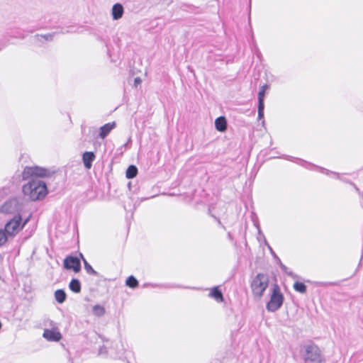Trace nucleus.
<instances>
[{
	"instance_id": "f257e3e1",
	"label": "nucleus",
	"mask_w": 363,
	"mask_h": 363,
	"mask_svg": "<svg viewBox=\"0 0 363 363\" xmlns=\"http://www.w3.org/2000/svg\"><path fill=\"white\" fill-rule=\"evenodd\" d=\"M22 191L23 194L28 196L32 201L42 200L48 193L46 184L39 179L33 178L23 186Z\"/></svg>"
},
{
	"instance_id": "f03ea898",
	"label": "nucleus",
	"mask_w": 363,
	"mask_h": 363,
	"mask_svg": "<svg viewBox=\"0 0 363 363\" xmlns=\"http://www.w3.org/2000/svg\"><path fill=\"white\" fill-rule=\"evenodd\" d=\"M300 354L303 363H325V359L319 347L310 342L301 347Z\"/></svg>"
},
{
	"instance_id": "7ed1b4c3",
	"label": "nucleus",
	"mask_w": 363,
	"mask_h": 363,
	"mask_svg": "<svg viewBox=\"0 0 363 363\" xmlns=\"http://www.w3.org/2000/svg\"><path fill=\"white\" fill-rule=\"evenodd\" d=\"M269 283V276L267 274L258 273L252 280L250 287L253 296L260 298L268 288Z\"/></svg>"
},
{
	"instance_id": "20e7f679",
	"label": "nucleus",
	"mask_w": 363,
	"mask_h": 363,
	"mask_svg": "<svg viewBox=\"0 0 363 363\" xmlns=\"http://www.w3.org/2000/svg\"><path fill=\"white\" fill-rule=\"evenodd\" d=\"M270 291V298L266 304V308L269 312L274 313L281 308L284 301V296L277 283L273 284Z\"/></svg>"
},
{
	"instance_id": "39448f33",
	"label": "nucleus",
	"mask_w": 363,
	"mask_h": 363,
	"mask_svg": "<svg viewBox=\"0 0 363 363\" xmlns=\"http://www.w3.org/2000/svg\"><path fill=\"white\" fill-rule=\"evenodd\" d=\"M55 172H51L50 169L38 166L26 167L22 172V178L23 180L28 179H38L44 177H51Z\"/></svg>"
},
{
	"instance_id": "423d86ee",
	"label": "nucleus",
	"mask_w": 363,
	"mask_h": 363,
	"mask_svg": "<svg viewBox=\"0 0 363 363\" xmlns=\"http://www.w3.org/2000/svg\"><path fill=\"white\" fill-rule=\"evenodd\" d=\"M281 158H284L285 160H289V161H292L294 162H296L297 164H298L299 165L306 168V169H311V170H313V169H319V171L321 172V173H323V174H325L327 175H330V174H334L336 176L337 178H339V174L338 173H336V172H332V171H330L325 168H323V167H318L317 165H315L311 162H308L306 160H303L302 159H300V158H298V157H294L292 156H290V155H283L281 157Z\"/></svg>"
},
{
	"instance_id": "0eeeda50",
	"label": "nucleus",
	"mask_w": 363,
	"mask_h": 363,
	"mask_svg": "<svg viewBox=\"0 0 363 363\" xmlns=\"http://www.w3.org/2000/svg\"><path fill=\"white\" fill-rule=\"evenodd\" d=\"M2 229L5 230L9 237H14L23 229L22 217L20 213L15 215L13 218L7 221L4 228Z\"/></svg>"
},
{
	"instance_id": "6e6552de",
	"label": "nucleus",
	"mask_w": 363,
	"mask_h": 363,
	"mask_svg": "<svg viewBox=\"0 0 363 363\" xmlns=\"http://www.w3.org/2000/svg\"><path fill=\"white\" fill-rule=\"evenodd\" d=\"M23 208V204L18 198H11L5 201L0 208V211L4 213H19Z\"/></svg>"
},
{
	"instance_id": "1a4fd4ad",
	"label": "nucleus",
	"mask_w": 363,
	"mask_h": 363,
	"mask_svg": "<svg viewBox=\"0 0 363 363\" xmlns=\"http://www.w3.org/2000/svg\"><path fill=\"white\" fill-rule=\"evenodd\" d=\"M63 267L67 270H72L75 273H78L82 269L81 261L76 256L67 255L64 259Z\"/></svg>"
},
{
	"instance_id": "9d476101",
	"label": "nucleus",
	"mask_w": 363,
	"mask_h": 363,
	"mask_svg": "<svg viewBox=\"0 0 363 363\" xmlns=\"http://www.w3.org/2000/svg\"><path fill=\"white\" fill-rule=\"evenodd\" d=\"M125 349L121 342H113L109 353L115 359H121L123 357Z\"/></svg>"
},
{
	"instance_id": "9b49d317",
	"label": "nucleus",
	"mask_w": 363,
	"mask_h": 363,
	"mask_svg": "<svg viewBox=\"0 0 363 363\" xmlns=\"http://www.w3.org/2000/svg\"><path fill=\"white\" fill-rule=\"evenodd\" d=\"M43 336L47 340L54 342H57L62 338L61 333L55 329H45Z\"/></svg>"
},
{
	"instance_id": "f8f14e48",
	"label": "nucleus",
	"mask_w": 363,
	"mask_h": 363,
	"mask_svg": "<svg viewBox=\"0 0 363 363\" xmlns=\"http://www.w3.org/2000/svg\"><path fill=\"white\" fill-rule=\"evenodd\" d=\"M96 155L94 152H84L82 155V162L84 167L87 169H89L91 167L92 163L94 161Z\"/></svg>"
},
{
	"instance_id": "ddd939ff",
	"label": "nucleus",
	"mask_w": 363,
	"mask_h": 363,
	"mask_svg": "<svg viewBox=\"0 0 363 363\" xmlns=\"http://www.w3.org/2000/svg\"><path fill=\"white\" fill-rule=\"evenodd\" d=\"M116 126V123L114 121L111 122V123H107L104 124V125H102L99 129V138L101 139H104L105 138H106L108 135V134L111 133V131L113 128H115Z\"/></svg>"
},
{
	"instance_id": "4468645a",
	"label": "nucleus",
	"mask_w": 363,
	"mask_h": 363,
	"mask_svg": "<svg viewBox=\"0 0 363 363\" xmlns=\"http://www.w3.org/2000/svg\"><path fill=\"white\" fill-rule=\"evenodd\" d=\"M215 128L217 131L224 133L228 128V121L225 116H220L215 120Z\"/></svg>"
},
{
	"instance_id": "2eb2a0df",
	"label": "nucleus",
	"mask_w": 363,
	"mask_h": 363,
	"mask_svg": "<svg viewBox=\"0 0 363 363\" xmlns=\"http://www.w3.org/2000/svg\"><path fill=\"white\" fill-rule=\"evenodd\" d=\"M211 298L215 299L218 303L224 301L223 292L218 286H213L208 294Z\"/></svg>"
},
{
	"instance_id": "dca6fc26",
	"label": "nucleus",
	"mask_w": 363,
	"mask_h": 363,
	"mask_svg": "<svg viewBox=\"0 0 363 363\" xmlns=\"http://www.w3.org/2000/svg\"><path fill=\"white\" fill-rule=\"evenodd\" d=\"M138 71H140V70L136 69V71H135V69H130L129 76L127 79L128 83L130 85L133 83V86L136 89L138 88V86L139 84H140V83L142 82V79L139 77H135L133 78V77L138 73Z\"/></svg>"
},
{
	"instance_id": "f3484780",
	"label": "nucleus",
	"mask_w": 363,
	"mask_h": 363,
	"mask_svg": "<svg viewBox=\"0 0 363 363\" xmlns=\"http://www.w3.org/2000/svg\"><path fill=\"white\" fill-rule=\"evenodd\" d=\"M148 286H151L153 288H164V289H172V288H182L180 285H177L174 284H152V283H145L143 284V288H146Z\"/></svg>"
},
{
	"instance_id": "a211bd4d",
	"label": "nucleus",
	"mask_w": 363,
	"mask_h": 363,
	"mask_svg": "<svg viewBox=\"0 0 363 363\" xmlns=\"http://www.w3.org/2000/svg\"><path fill=\"white\" fill-rule=\"evenodd\" d=\"M111 14L113 20H118L123 14V7L121 4H116L112 7Z\"/></svg>"
},
{
	"instance_id": "6ab92c4d",
	"label": "nucleus",
	"mask_w": 363,
	"mask_h": 363,
	"mask_svg": "<svg viewBox=\"0 0 363 363\" xmlns=\"http://www.w3.org/2000/svg\"><path fill=\"white\" fill-rule=\"evenodd\" d=\"M69 289L74 293L78 294L81 292L82 284L78 279L73 278L69 284Z\"/></svg>"
},
{
	"instance_id": "aec40b11",
	"label": "nucleus",
	"mask_w": 363,
	"mask_h": 363,
	"mask_svg": "<svg viewBox=\"0 0 363 363\" xmlns=\"http://www.w3.org/2000/svg\"><path fill=\"white\" fill-rule=\"evenodd\" d=\"M55 298L58 303H63L67 299V294L64 289H57L55 291Z\"/></svg>"
},
{
	"instance_id": "412c9836",
	"label": "nucleus",
	"mask_w": 363,
	"mask_h": 363,
	"mask_svg": "<svg viewBox=\"0 0 363 363\" xmlns=\"http://www.w3.org/2000/svg\"><path fill=\"white\" fill-rule=\"evenodd\" d=\"M138 172V167L134 164H130L128 167L125 172V177L128 179L135 178Z\"/></svg>"
},
{
	"instance_id": "4be33fe9",
	"label": "nucleus",
	"mask_w": 363,
	"mask_h": 363,
	"mask_svg": "<svg viewBox=\"0 0 363 363\" xmlns=\"http://www.w3.org/2000/svg\"><path fill=\"white\" fill-rule=\"evenodd\" d=\"M269 89V86L267 84H263L258 92L257 99L258 103L264 104V98L266 95V91Z\"/></svg>"
},
{
	"instance_id": "5701e85b",
	"label": "nucleus",
	"mask_w": 363,
	"mask_h": 363,
	"mask_svg": "<svg viewBox=\"0 0 363 363\" xmlns=\"http://www.w3.org/2000/svg\"><path fill=\"white\" fill-rule=\"evenodd\" d=\"M83 262H84V269L87 272V274L96 277H101V274L96 272L94 268L91 267V265L86 261L85 258H83Z\"/></svg>"
},
{
	"instance_id": "b1692460",
	"label": "nucleus",
	"mask_w": 363,
	"mask_h": 363,
	"mask_svg": "<svg viewBox=\"0 0 363 363\" xmlns=\"http://www.w3.org/2000/svg\"><path fill=\"white\" fill-rule=\"evenodd\" d=\"M125 285L134 289L138 286L139 281L133 275H130L125 280Z\"/></svg>"
},
{
	"instance_id": "393cba45",
	"label": "nucleus",
	"mask_w": 363,
	"mask_h": 363,
	"mask_svg": "<svg viewBox=\"0 0 363 363\" xmlns=\"http://www.w3.org/2000/svg\"><path fill=\"white\" fill-rule=\"evenodd\" d=\"M294 289L301 294H306L307 291V286L301 281H296L294 284Z\"/></svg>"
},
{
	"instance_id": "a878e982",
	"label": "nucleus",
	"mask_w": 363,
	"mask_h": 363,
	"mask_svg": "<svg viewBox=\"0 0 363 363\" xmlns=\"http://www.w3.org/2000/svg\"><path fill=\"white\" fill-rule=\"evenodd\" d=\"M92 311L93 313L98 317L104 315L106 313L104 307L99 304L94 306Z\"/></svg>"
},
{
	"instance_id": "bb28decb",
	"label": "nucleus",
	"mask_w": 363,
	"mask_h": 363,
	"mask_svg": "<svg viewBox=\"0 0 363 363\" xmlns=\"http://www.w3.org/2000/svg\"><path fill=\"white\" fill-rule=\"evenodd\" d=\"M257 118L258 120H261L264 118V104L258 103L257 105Z\"/></svg>"
},
{
	"instance_id": "cd10ccee",
	"label": "nucleus",
	"mask_w": 363,
	"mask_h": 363,
	"mask_svg": "<svg viewBox=\"0 0 363 363\" xmlns=\"http://www.w3.org/2000/svg\"><path fill=\"white\" fill-rule=\"evenodd\" d=\"M9 240V236L2 228L0 229V247L3 246Z\"/></svg>"
},
{
	"instance_id": "c85d7f7f",
	"label": "nucleus",
	"mask_w": 363,
	"mask_h": 363,
	"mask_svg": "<svg viewBox=\"0 0 363 363\" xmlns=\"http://www.w3.org/2000/svg\"><path fill=\"white\" fill-rule=\"evenodd\" d=\"M281 270L286 274H287L289 277H290L292 279L298 278V276L297 274H296L295 273H294L292 271L289 270V269L286 265L283 266V267L281 268Z\"/></svg>"
},
{
	"instance_id": "c756f323",
	"label": "nucleus",
	"mask_w": 363,
	"mask_h": 363,
	"mask_svg": "<svg viewBox=\"0 0 363 363\" xmlns=\"http://www.w3.org/2000/svg\"><path fill=\"white\" fill-rule=\"evenodd\" d=\"M317 284L320 286H337L338 283H337V282H318Z\"/></svg>"
},
{
	"instance_id": "7c9ffc66",
	"label": "nucleus",
	"mask_w": 363,
	"mask_h": 363,
	"mask_svg": "<svg viewBox=\"0 0 363 363\" xmlns=\"http://www.w3.org/2000/svg\"><path fill=\"white\" fill-rule=\"evenodd\" d=\"M208 213L211 216H212L213 218H214V219L218 222V224L219 225V226L222 227L223 228H225L224 225L222 224L221 221L220 220V219L216 217V216L213 215L211 213V208H208Z\"/></svg>"
},
{
	"instance_id": "2f4dec72",
	"label": "nucleus",
	"mask_w": 363,
	"mask_h": 363,
	"mask_svg": "<svg viewBox=\"0 0 363 363\" xmlns=\"http://www.w3.org/2000/svg\"><path fill=\"white\" fill-rule=\"evenodd\" d=\"M108 354V350H107V348L103 345L101 347H100L99 350V355H106Z\"/></svg>"
},
{
	"instance_id": "473e14b6",
	"label": "nucleus",
	"mask_w": 363,
	"mask_h": 363,
	"mask_svg": "<svg viewBox=\"0 0 363 363\" xmlns=\"http://www.w3.org/2000/svg\"><path fill=\"white\" fill-rule=\"evenodd\" d=\"M269 250L270 254L272 255V256L273 257V258L274 259V260L276 262H277L279 259H280L271 246H269Z\"/></svg>"
},
{
	"instance_id": "72a5a7b5",
	"label": "nucleus",
	"mask_w": 363,
	"mask_h": 363,
	"mask_svg": "<svg viewBox=\"0 0 363 363\" xmlns=\"http://www.w3.org/2000/svg\"><path fill=\"white\" fill-rule=\"evenodd\" d=\"M42 38H44L45 40H52L53 38V34L49 33L47 35H41Z\"/></svg>"
},
{
	"instance_id": "f704fd0d",
	"label": "nucleus",
	"mask_w": 363,
	"mask_h": 363,
	"mask_svg": "<svg viewBox=\"0 0 363 363\" xmlns=\"http://www.w3.org/2000/svg\"><path fill=\"white\" fill-rule=\"evenodd\" d=\"M257 231H258V235L260 236L262 239L265 238L264 235L262 233V230H261V228H260V226H259V223H257Z\"/></svg>"
},
{
	"instance_id": "c9c22d12",
	"label": "nucleus",
	"mask_w": 363,
	"mask_h": 363,
	"mask_svg": "<svg viewBox=\"0 0 363 363\" xmlns=\"http://www.w3.org/2000/svg\"><path fill=\"white\" fill-rule=\"evenodd\" d=\"M128 187L130 191H133V193H136V188L135 189H133V186H132V183L131 182H129L128 183Z\"/></svg>"
},
{
	"instance_id": "e433bc0d",
	"label": "nucleus",
	"mask_w": 363,
	"mask_h": 363,
	"mask_svg": "<svg viewBox=\"0 0 363 363\" xmlns=\"http://www.w3.org/2000/svg\"><path fill=\"white\" fill-rule=\"evenodd\" d=\"M252 220H253L255 226L257 228V223H259V220H258V218L256 215H255V218H254V216H252Z\"/></svg>"
},
{
	"instance_id": "4c0bfd02",
	"label": "nucleus",
	"mask_w": 363,
	"mask_h": 363,
	"mask_svg": "<svg viewBox=\"0 0 363 363\" xmlns=\"http://www.w3.org/2000/svg\"><path fill=\"white\" fill-rule=\"evenodd\" d=\"M350 184L352 185L354 188V189L357 192L360 193L359 189L356 186V184L354 182H350Z\"/></svg>"
},
{
	"instance_id": "58836bf2",
	"label": "nucleus",
	"mask_w": 363,
	"mask_h": 363,
	"mask_svg": "<svg viewBox=\"0 0 363 363\" xmlns=\"http://www.w3.org/2000/svg\"><path fill=\"white\" fill-rule=\"evenodd\" d=\"M30 220V216H28V218H26L23 221L22 220V225H23V228H24V226L26 225V224Z\"/></svg>"
},
{
	"instance_id": "ea45409f",
	"label": "nucleus",
	"mask_w": 363,
	"mask_h": 363,
	"mask_svg": "<svg viewBox=\"0 0 363 363\" xmlns=\"http://www.w3.org/2000/svg\"><path fill=\"white\" fill-rule=\"evenodd\" d=\"M277 264L280 267V268L281 269L283 267V266H284V264L282 263V262L281 261V259H279L277 262H276Z\"/></svg>"
},
{
	"instance_id": "a19ab883",
	"label": "nucleus",
	"mask_w": 363,
	"mask_h": 363,
	"mask_svg": "<svg viewBox=\"0 0 363 363\" xmlns=\"http://www.w3.org/2000/svg\"><path fill=\"white\" fill-rule=\"evenodd\" d=\"M263 240H264V245H265L269 248V246H270V245H269V244L268 243L267 240H266V238H263Z\"/></svg>"
},
{
	"instance_id": "79ce46f5",
	"label": "nucleus",
	"mask_w": 363,
	"mask_h": 363,
	"mask_svg": "<svg viewBox=\"0 0 363 363\" xmlns=\"http://www.w3.org/2000/svg\"><path fill=\"white\" fill-rule=\"evenodd\" d=\"M122 148H123V146H121L120 148H118V149L117 150V151H119V152H119V154H122V153H123V152H122Z\"/></svg>"
},
{
	"instance_id": "37998d69",
	"label": "nucleus",
	"mask_w": 363,
	"mask_h": 363,
	"mask_svg": "<svg viewBox=\"0 0 363 363\" xmlns=\"http://www.w3.org/2000/svg\"><path fill=\"white\" fill-rule=\"evenodd\" d=\"M342 181H343L344 182H346V183H348V184H350V182H352L351 181H350V180H348V179H342Z\"/></svg>"
},
{
	"instance_id": "c03bdc74",
	"label": "nucleus",
	"mask_w": 363,
	"mask_h": 363,
	"mask_svg": "<svg viewBox=\"0 0 363 363\" xmlns=\"http://www.w3.org/2000/svg\"><path fill=\"white\" fill-rule=\"evenodd\" d=\"M130 141H131V139H130V138L128 139V143H125V144H124V145H123V147H125V146H126V145H128V143H129V142H130Z\"/></svg>"
},
{
	"instance_id": "a18cd8bd",
	"label": "nucleus",
	"mask_w": 363,
	"mask_h": 363,
	"mask_svg": "<svg viewBox=\"0 0 363 363\" xmlns=\"http://www.w3.org/2000/svg\"><path fill=\"white\" fill-rule=\"evenodd\" d=\"M189 70L190 71L191 73H192L194 75H195L194 72V69H189Z\"/></svg>"
},
{
	"instance_id": "49530a36",
	"label": "nucleus",
	"mask_w": 363,
	"mask_h": 363,
	"mask_svg": "<svg viewBox=\"0 0 363 363\" xmlns=\"http://www.w3.org/2000/svg\"><path fill=\"white\" fill-rule=\"evenodd\" d=\"M79 256H80V258H82L83 259L84 257V255L82 254V253H79Z\"/></svg>"
}]
</instances>
